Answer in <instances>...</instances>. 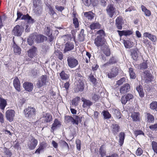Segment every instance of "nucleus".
<instances>
[{"label":"nucleus","mask_w":157,"mask_h":157,"mask_svg":"<svg viewBox=\"0 0 157 157\" xmlns=\"http://www.w3.org/2000/svg\"><path fill=\"white\" fill-rule=\"evenodd\" d=\"M113 116L117 119H120L121 117V113L118 109H112L111 110Z\"/></svg>","instance_id":"17"},{"label":"nucleus","mask_w":157,"mask_h":157,"mask_svg":"<svg viewBox=\"0 0 157 157\" xmlns=\"http://www.w3.org/2000/svg\"><path fill=\"white\" fill-rule=\"evenodd\" d=\"M41 80L43 82L45 85L46 84L47 82V76L46 75H43L41 76Z\"/></svg>","instance_id":"55"},{"label":"nucleus","mask_w":157,"mask_h":157,"mask_svg":"<svg viewBox=\"0 0 157 157\" xmlns=\"http://www.w3.org/2000/svg\"><path fill=\"white\" fill-rule=\"evenodd\" d=\"M42 120L44 123L50 122L52 121V115L49 113H44L43 114Z\"/></svg>","instance_id":"13"},{"label":"nucleus","mask_w":157,"mask_h":157,"mask_svg":"<svg viewBox=\"0 0 157 157\" xmlns=\"http://www.w3.org/2000/svg\"><path fill=\"white\" fill-rule=\"evenodd\" d=\"M47 146V144L44 142H42L40 144V146L39 148L35 151V153L40 154V151H42L44 148H45Z\"/></svg>","instance_id":"27"},{"label":"nucleus","mask_w":157,"mask_h":157,"mask_svg":"<svg viewBox=\"0 0 157 157\" xmlns=\"http://www.w3.org/2000/svg\"><path fill=\"white\" fill-rule=\"evenodd\" d=\"M23 87L26 90L30 91L33 89V85L32 83L26 82L23 84Z\"/></svg>","instance_id":"19"},{"label":"nucleus","mask_w":157,"mask_h":157,"mask_svg":"<svg viewBox=\"0 0 157 157\" xmlns=\"http://www.w3.org/2000/svg\"><path fill=\"white\" fill-rule=\"evenodd\" d=\"M105 151L103 147L101 146L99 149V153L101 157H103L105 155Z\"/></svg>","instance_id":"47"},{"label":"nucleus","mask_w":157,"mask_h":157,"mask_svg":"<svg viewBox=\"0 0 157 157\" xmlns=\"http://www.w3.org/2000/svg\"><path fill=\"white\" fill-rule=\"evenodd\" d=\"M24 113L25 117L31 118L35 115L36 109L33 107H28L24 110Z\"/></svg>","instance_id":"3"},{"label":"nucleus","mask_w":157,"mask_h":157,"mask_svg":"<svg viewBox=\"0 0 157 157\" xmlns=\"http://www.w3.org/2000/svg\"><path fill=\"white\" fill-rule=\"evenodd\" d=\"M36 33H34L31 35L27 40L28 44L31 45L34 41L36 42Z\"/></svg>","instance_id":"23"},{"label":"nucleus","mask_w":157,"mask_h":157,"mask_svg":"<svg viewBox=\"0 0 157 157\" xmlns=\"http://www.w3.org/2000/svg\"><path fill=\"white\" fill-rule=\"evenodd\" d=\"M134 133L136 136L140 135H144V133L143 132L140 130L135 131Z\"/></svg>","instance_id":"61"},{"label":"nucleus","mask_w":157,"mask_h":157,"mask_svg":"<svg viewBox=\"0 0 157 157\" xmlns=\"http://www.w3.org/2000/svg\"><path fill=\"white\" fill-rule=\"evenodd\" d=\"M55 53L58 57V58L60 60H62L63 58V55L62 52L56 51Z\"/></svg>","instance_id":"54"},{"label":"nucleus","mask_w":157,"mask_h":157,"mask_svg":"<svg viewBox=\"0 0 157 157\" xmlns=\"http://www.w3.org/2000/svg\"><path fill=\"white\" fill-rule=\"evenodd\" d=\"M33 5L35 8L34 9L35 13L37 16H39L41 14L42 11V8L40 6L36 5L33 1Z\"/></svg>","instance_id":"15"},{"label":"nucleus","mask_w":157,"mask_h":157,"mask_svg":"<svg viewBox=\"0 0 157 157\" xmlns=\"http://www.w3.org/2000/svg\"><path fill=\"white\" fill-rule=\"evenodd\" d=\"M151 145L153 150L157 154V143L155 141H153L152 142Z\"/></svg>","instance_id":"49"},{"label":"nucleus","mask_w":157,"mask_h":157,"mask_svg":"<svg viewBox=\"0 0 157 157\" xmlns=\"http://www.w3.org/2000/svg\"><path fill=\"white\" fill-rule=\"evenodd\" d=\"M60 77L61 80H66L69 78V75L63 71L60 73Z\"/></svg>","instance_id":"25"},{"label":"nucleus","mask_w":157,"mask_h":157,"mask_svg":"<svg viewBox=\"0 0 157 157\" xmlns=\"http://www.w3.org/2000/svg\"><path fill=\"white\" fill-rule=\"evenodd\" d=\"M107 13L109 17H113L114 16L116 17L117 13H119V11L116 10L114 5L110 3L109 4L106 8Z\"/></svg>","instance_id":"2"},{"label":"nucleus","mask_w":157,"mask_h":157,"mask_svg":"<svg viewBox=\"0 0 157 157\" xmlns=\"http://www.w3.org/2000/svg\"><path fill=\"white\" fill-rule=\"evenodd\" d=\"M140 53L139 51L138 50H137V51L135 50H133L132 52H131V55L132 58L134 60H137Z\"/></svg>","instance_id":"30"},{"label":"nucleus","mask_w":157,"mask_h":157,"mask_svg":"<svg viewBox=\"0 0 157 157\" xmlns=\"http://www.w3.org/2000/svg\"><path fill=\"white\" fill-rule=\"evenodd\" d=\"M104 53L105 55L107 56H109L110 54V52L109 49L108 48L106 45L105 46H104V48H101Z\"/></svg>","instance_id":"40"},{"label":"nucleus","mask_w":157,"mask_h":157,"mask_svg":"<svg viewBox=\"0 0 157 157\" xmlns=\"http://www.w3.org/2000/svg\"><path fill=\"white\" fill-rule=\"evenodd\" d=\"M13 48L14 53H15V54L19 55L21 53V50L19 46L14 44L13 45Z\"/></svg>","instance_id":"34"},{"label":"nucleus","mask_w":157,"mask_h":157,"mask_svg":"<svg viewBox=\"0 0 157 157\" xmlns=\"http://www.w3.org/2000/svg\"><path fill=\"white\" fill-rule=\"evenodd\" d=\"M90 28L92 30L99 29L100 28V25L98 22L94 23L90 25Z\"/></svg>","instance_id":"39"},{"label":"nucleus","mask_w":157,"mask_h":157,"mask_svg":"<svg viewBox=\"0 0 157 157\" xmlns=\"http://www.w3.org/2000/svg\"><path fill=\"white\" fill-rule=\"evenodd\" d=\"M24 30V29L22 26L17 25L14 27L12 30V33L16 36H20Z\"/></svg>","instance_id":"6"},{"label":"nucleus","mask_w":157,"mask_h":157,"mask_svg":"<svg viewBox=\"0 0 157 157\" xmlns=\"http://www.w3.org/2000/svg\"><path fill=\"white\" fill-rule=\"evenodd\" d=\"M37 140L33 137L31 138L30 140L28 142V148L30 150L34 149L37 145Z\"/></svg>","instance_id":"8"},{"label":"nucleus","mask_w":157,"mask_h":157,"mask_svg":"<svg viewBox=\"0 0 157 157\" xmlns=\"http://www.w3.org/2000/svg\"><path fill=\"white\" fill-rule=\"evenodd\" d=\"M142 11L144 12L145 15L149 17L151 14L150 11L147 10L145 7L143 5H142L141 6Z\"/></svg>","instance_id":"33"},{"label":"nucleus","mask_w":157,"mask_h":157,"mask_svg":"<svg viewBox=\"0 0 157 157\" xmlns=\"http://www.w3.org/2000/svg\"><path fill=\"white\" fill-rule=\"evenodd\" d=\"M83 4L86 6H89L91 3V0H82Z\"/></svg>","instance_id":"52"},{"label":"nucleus","mask_w":157,"mask_h":157,"mask_svg":"<svg viewBox=\"0 0 157 157\" xmlns=\"http://www.w3.org/2000/svg\"><path fill=\"white\" fill-rule=\"evenodd\" d=\"M88 78L89 80L93 83H94L96 81V79L94 77L93 75H91L89 76Z\"/></svg>","instance_id":"59"},{"label":"nucleus","mask_w":157,"mask_h":157,"mask_svg":"<svg viewBox=\"0 0 157 157\" xmlns=\"http://www.w3.org/2000/svg\"><path fill=\"white\" fill-rule=\"evenodd\" d=\"M76 144L77 146V148L79 151L80 150L81 148V141L79 140H77L76 141Z\"/></svg>","instance_id":"58"},{"label":"nucleus","mask_w":157,"mask_h":157,"mask_svg":"<svg viewBox=\"0 0 157 157\" xmlns=\"http://www.w3.org/2000/svg\"><path fill=\"white\" fill-rule=\"evenodd\" d=\"M74 44L70 42H67L65 44L64 52H66L72 50L74 48Z\"/></svg>","instance_id":"18"},{"label":"nucleus","mask_w":157,"mask_h":157,"mask_svg":"<svg viewBox=\"0 0 157 157\" xmlns=\"http://www.w3.org/2000/svg\"><path fill=\"white\" fill-rule=\"evenodd\" d=\"M119 143L121 145L123 143L124 139V134L123 132H121L119 135Z\"/></svg>","instance_id":"42"},{"label":"nucleus","mask_w":157,"mask_h":157,"mask_svg":"<svg viewBox=\"0 0 157 157\" xmlns=\"http://www.w3.org/2000/svg\"><path fill=\"white\" fill-rule=\"evenodd\" d=\"M129 73L131 78L135 79L136 78V74L133 71V69L132 68H129Z\"/></svg>","instance_id":"45"},{"label":"nucleus","mask_w":157,"mask_h":157,"mask_svg":"<svg viewBox=\"0 0 157 157\" xmlns=\"http://www.w3.org/2000/svg\"><path fill=\"white\" fill-rule=\"evenodd\" d=\"M84 15L88 19L91 20L94 17V14L91 12L90 11L85 12L84 13Z\"/></svg>","instance_id":"35"},{"label":"nucleus","mask_w":157,"mask_h":157,"mask_svg":"<svg viewBox=\"0 0 157 157\" xmlns=\"http://www.w3.org/2000/svg\"><path fill=\"white\" fill-rule=\"evenodd\" d=\"M99 96L96 94H94L92 96V99L95 102L97 101L99 99Z\"/></svg>","instance_id":"60"},{"label":"nucleus","mask_w":157,"mask_h":157,"mask_svg":"<svg viewBox=\"0 0 157 157\" xmlns=\"http://www.w3.org/2000/svg\"><path fill=\"white\" fill-rule=\"evenodd\" d=\"M134 98L132 94L130 93L127 94L121 97V101L123 104L125 105L128 101H130Z\"/></svg>","instance_id":"9"},{"label":"nucleus","mask_w":157,"mask_h":157,"mask_svg":"<svg viewBox=\"0 0 157 157\" xmlns=\"http://www.w3.org/2000/svg\"><path fill=\"white\" fill-rule=\"evenodd\" d=\"M143 150L140 148H138L137 150L136 154L137 156H140L143 153Z\"/></svg>","instance_id":"64"},{"label":"nucleus","mask_w":157,"mask_h":157,"mask_svg":"<svg viewBox=\"0 0 157 157\" xmlns=\"http://www.w3.org/2000/svg\"><path fill=\"white\" fill-rule=\"evenodd\" d=\"M149 128L152 131H156L157 130V123L154 125H150Z\"/></svg>","instance_id":"56"},{"label":"nucleus","mask_w":157,"mask_h":157,"mask_svg":"<svg viewBox=\"0 0 157 157\" xmlns=\"http://www.w3.org/2000/svg\"><path fill=\"white\" fill-rule=\"evenodd\" d=\"M130 86L128 83L122 86L120 89V92L122 94H125L130 91Z\"/></svg>","instance_id":"12"},{"label":"nucleus","mask_w":157,"mask_h":157,"mask_svg":"<svg viewBox=\"0 0 157 157\" xmlns=\"http://www.w3.org/2000/svg\"><path fill=\"white\" fill-rule=\"evenodd\" d=\"M97 34L99 35L98 36H100L101 37H103V36H104L105 35L104 32L102 30H100L98 31Z\"/></svg>","instance_id":"62"},{"label":"nucleus","mask_w":157,"mask_h":157,"mask_svg":"<svg viewBox=\"0 0 157 157\" xmlns=\"http://www.w3.org/2000/svg\"><path fill=\"white\" fill-rule=\"evenodd\" d=\"M101 114H102L105 119H109L111 117V115L108 111L106 110H104L102 112Z\"/></svg>","instance_id":"37"},{"label":"nucleus","mask_w":157,"mask_h":157,"mask_svg":"<svg viewBox=\"0 0 157 157\" xmlns=\"http://www.w3.org/2000/svg\"><path fill=\"white\" fill-rule=\"evenodd\" d=\"M150 107L151 109L157 111V102L155 101L152 102L150 104Z\"/></svg>","instance_id":"41"},{"label":"nucleus","mask_w":157,"mask_h":157,"mask_svg":"<svg viewBox=\"0 0 157 157\" xmlns=\"http://www.w3.org/2000/svg\"><path fill=\"white\" fill-rule=\"evenodd\" d=\"M112 131L114 134H116L119 131V127L118 124H112L111 126Z\"/></svg>","instance_id":"29"},{"label":"nucleus","mask_w":157,"mask_h":157,"mask_svg":"<svg viewBox=\"0 0 157 157\" xmlns=\"http://www.w3.org/2000/svg\"><path fill=\"white\" fill-rule=\"evenodd\" d=\"M36 42L37 43L43 42L46 39V37L44 36L43 35H37L36 33Z\"/></svg>","instance_id":"26"},{"label":"nucleus","mask_w":157,"mask_h":157,"mask_svg":"<svg viewBox=\"0 0 157 157\" xmlns=\"http://www.w3.org/2000/svg\"><path fill=\"white\" fill-rule=\"evenodd\" d=\"M147 67V63L146 62H143L140 64V69H144Z\"/></svg>","instance_id":"53"},{"label":"nucleus","mask_w":157,"mask_h":157,"mask_svg":"<svg viewBox=\"0 0 157 157\" xmlns=\"http://www.w3.org/2000/svg\"><path fill=\"white\" fill-rule=\"evenodd\" d=\"M36 48L33 47L28 51V55L29 57L31 58H33V57H35L36 55Z\"/></svg>","instance_id":"21"},{"label":"nucleus","mask_w":157,"mask_h":157,"mask_svg":"<svg viewBox=\"0 0 157 157\" xmlns=\"http://www.w3.org/2000/svg\"><path fill=\"white\" fill-rule=\"evenodd\" d=\"M122 17L120 16L118 17L116 20V25L117 28L119 29H122Z\"/></svg>","instance_id":"20"},{"label":"nucleus","mask_w":157,"mask_h":157,"mask_svg":"<svg viewBox=\"0 0 157 157\" xmlns=\"http://www.w3.org/2000/svg\"><path fill=\"white\" fill-rule=\"evenodd\" d=\"M45 33L48 36H51L52 34L50 27L46 26L45 28Z\"/></svg>","instance_id":"44"},{"label":"nucleus","mask_w":157,"mask_h":157,"mask_svg":"<svg viewBox=\"0 0 157 157\" xmlns=\"http://www.w3.org/2000/svg\"><path fill=\"white\" fill-rule=\"evenodd\" d=\"M61 125V124L60 121L57 119H56L52 125L51 127V129L53 131L54 130H56L57 128L60 127Z\"/></svg>","instance_id":"14"},{"label":"nucleus","mask_w":157,"mask_h":157,"mask_svg":"<svg viewBox=\"0 0 157 157\" xmlns=\"http://www.w3.org/2000/svg\"><path fill=\"white\" fill-rule=\"evenodd\" d=\"M125 80L126 78H121L120 80L117 81L116 85H117L118 86L121 85L125 82Z\"/></svg>","instance_id":"51"},{"label":"nucleus","mask_w":157,"mask_h":157,"mask_svg":"<svg viewBox=\"0 0 157 157\" xmlns=\"http://www.w3.org/2000/svg\"><path fill=\"white\" fill-rule=\"evenodd\" d=\"M124 44L126 48H130L133 46L132 44L129 40H124Z\"/></svg>","instance_id":"43"},{"label":"nucleus","mask_w":157,"mask_h":157,"mask_svg":"<svg viewBox=\"0 0 157 157\" xmlns=\"http://www.w3.org/2000/svg\"><path fill=\"white\" fill-rule=\"evenodd\" d=\"M94 43L98 47H100L101 48H104L106 45L105 41L100 36H97L95 39Z\"/></svg>","instance_id":"4"},{"label":"nucleus","mask_w":157,"mask_h":157,"mask_svg":"<svg viewBox=\"0 0 157 157\" xmlns=\"http://www.w3.org/2000/svg\"><path fill=\"white\" fill-rule=\"evenodd\" d=\"M139 115L138 113L134 112L132 113L131 117L133 121H139L140 118Z\"/></svg>","instance_id":"36"},{"label":"nucleus","mask_w":157,"mask_h":157,"mask_svg":"<svg viewBox=\"0 0 157 157\" xmlns=\"http://www.w3.org/2000/svg\"><path fill=\"white\" fill-rule=\"evenodd\" d=\"M152 76L151 74L147 71H145L142 74V79L145 81V82L149 83L151 81Z\"/></svg>","instance_id":"10"},{"label":"nucleus","mask_w":157,"mask_h":157,"mask_svg":"<svg viewBox=\"0 0 157 157\" xmlns=\"http://www.w3.org/2000/svg\"><path fill=\"white\" fill-rule=\"evenodd\" d=\"M15 112L13 110L8 109L6 112L5 116L6 119L10 122L12 121L15 116Z\"/></svg>","instance_id":"7"},{"label":"nucleus","mask_w":157,"mask_h":157,"mask_svg":"<svg viewBox=\"0 0 157 157\" xmlns=\"http://www.w3.org/2000/svg\"><path fill=\"white\" fill-rule=\"evenodd\" d=\"M65 120L67 122H71L73 124L74 118L72 117L67 116L65 117Z\"/></svg>","instance_id":"50"},{"label":"nucleus","mask_w":157,"mask_h":157,"mask_svg":"<svg viewBox=\"0 0 157 157\" xmlns=\"http://www.w3.org/2000/svg\"><path fill=\"white\" fill-rule=\"evenodd\" d=\"M67 62L68 66L71 68L76 67L78 64V61L73 57H68Z\"/></svg>","instance_id":"5"},{"label":"nucleus","mask_w":157,"mask_h":157,"mask_svg":"<svg viewBox=\"0 0 157 157\" xmlns=\"http://www.w3.org/2000/svg\"><path fill=\"white\" fill-rule=\"evenodd\" d=\"M136 90L139 93L140 96L141 97H144V93L142 86L140 85H139L136 87Z\"/></svg>","instance_id":"32"},{"label":"nucleus","mask_w":157,"mask_h":157,"mask_svg":"<svg viewBox=\"0 0 157 157\" xmlns=\"http://www.w3.org/2000/svg\"><path fill=\"white\" fill-rule=\"evenodd\" d=\"M118 68L117 67H114L108 73V78H111L115 77L118 75Z\"/></svg>","instance_id":"11"},{"label":"nucleus","mask_w":157,"mask_h":157,"mask_svg":"<svg viewBox=\"0 0 157 157\" xmlns=\"http://www.w3.org/2000/svg\"><path fill=\"white\" fill-rule=\"evenodd\" d=\"M60 147L63 149L66 150L69 149V146L68 144L64 141H61L60 142Z\"/></svg>","instance_id":"38"},{"label":"nucleus","mask_w":157,"mask_h":157,"mask_svg":"<svg viewBox=\"0 0 157 157\" xmlns=\"http://www.w3.org/2000/svg\"><path fill=\"white\" fill-rule=\"evenodd\" d=\"M20 82L19 80L17 77H16L13 81V85L15 89L18 91H21Z\"/></svg>","instance_id":"16"},{"label":"nucleus","mask_w":157,"mask_h":157,"mask_svg":"<svg viewBox=\"0 0 157 157\" xmlns=\"http://www.w3.org/2000/svg\"><path fill=\"white\" fill-rule=\"evenodd\" d=\"M76 84L75 88V92H78L82 91L84 88L85 79L80 74H78L76 76Z\"/></svg>","instance_id":"1"},{"label":"nucleus","mask_w":157,"mask_h":157,"mask_svg":"<svg viewBox=\"0 0 157 157\" xmlns=\"http://www.w3.org/2000/svg\"><path fill=\"white\" fill-rule=\"evenodd\" d=\"M73 23L75 28H76L78 27L79 24L78 19L77 18H75L73 19Z\"/></svg>","instance_id":"57"},{"label":"nucleus","mask_w":157,"mask_h":157,"mask_svg":"<svg viewBox=\"0 0 157 157\" xmlns=\"http://www.w3.org/2000/svg\"><path fill=\"white\" fill-rule=\"evenodd\" d=\"M44 85H45V84L43 83V82L41 80H39L36 84V86L38 88H40Z\"/></svg>","instance_id":"63"},{"label":"nucleus","mask_w":157,"mask_h":157,"mask_svg":"<svg viewBox=\"0 0 157 157\" xmlns=\"http://www.w3.org/2000/svg\"><path fill=\"white\" fill-rule=\"evenodd\" d=\"M74 122L73 124H75L78 125V122L81 121V120L80 117L78 116H76L74 117Z\"/></svg>","instance_id":"48"},{"label":"nucleus","mask_w":157,"mask_h":157,"mask_svg":"<svg viewBox=\"0 0 157 157\" xmlns=\"http://www.w3.org/2000/svg\"><path fill=\"white\" fill-rule=\"evenodd\" d=\"M117 32L120 36H121L123 35H126L128 34H132L131 31H129V33H128V32H125L124 31H121L119 30H117Z\"/></svg>","instance_id":"46"},{"label":"nucleus","mask_w":157,"mask_h":157,"mask_svg":"<svg viewBox=\"0 0 157 157\" xmlns=\"http://www.w3.org/2000/svg\"><path fill=\"white\" fill-rule=\"evenodd\" d=\"M83 102L82 106L84 108L90 107L93 105V102L89 100H87L84 98H82L81 99Z\"/></svg>","instance_id":"22"},{"label":"nucleus","mask_w":157,"mask_h":157,"mask_svg":"<svg viewBox=\"0 0 157 157\" xmlns=\"http://www.w3.org/2000/svg\"><path fill=\"white\" fill-rule=\"evenodd\" d=\"M143 37L148 38L153 42H155L157 39L156 38L155 36L152 35L151 33L147 32H146L144 33Z\"/></svg>","instance_id":"24"},{"label":"nucleus","mask_w":157,"mask_h":157,"mask_svg":"<svg viewBox=\"0 0 157 157\" xmlns=\"http://www.w3.org/2000/svg\"><path fill=\"white\" fill-rule=\"evenodd\" d=\"M146 115L147 119V122L149 123H153L154 121V116L151 114L148 113H146Z\"/></svg>","instance_id":"31"},{"label":"nucleus","mask_w":157,"mask_h":157,"mask_svg":"<svg viewBox=\"0 0 157 157\" xmlns=\"http://www.w3.org/2000/svg\"><path fill=\"white\" fill-rule=\"evenodd\" d=\"M7 102L6 100L2 98H0V108L4 111Z\"/></svg>","instance_id":"28"}]
</instances>
